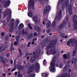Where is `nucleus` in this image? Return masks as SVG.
I'll list each match as a JSON object with an SVG mask.
<instances>
[{"instance_id": "25", "label": "nucleus", "mask_w": 77, "mask_h": 77, "mask_svg": "<svg viewBox=\"0 0 77 77\" xmlns=\"http://www.w3.org/2000/svg\"><path fill=\"white\" fill-rule=\"evenodd\" d=\"M20 23V20H19L17 19L16 21L15 26L16 27H18V26Z\"/></svg>"}, {"instance_id": "43", "label": "nucleus", "mask_w": 77, "mask_h": 77, "mask_svg": "<svg viewBox=\"0 0 77 77\" xmlns=\"http://www.w3.org/2000/svg\"><path fill=\"white\" fill-rule=\"evenodd\" d=\"M26 68L27 69H29L30 68V64H27L26 66Z\"/></svg>"}, {"instance_id": "60", "label": "nucleus", "mask_w": 77, "mask_h": 77, "mask_svg": "<svg viewBox=\"0 0 77 77\" xmlns=\"http://www.w3.org/2000/svg\"><path fill=\"white\" fill-rule=\"evenodd\" d=\"M71 71H72L71 69H69V71H68V73H69L68 75H69V74H70V72H71Z\"/></svg>"}, {"instance_id": "52", "label": "nucleus", "mask_w": 77, "mask_h": 77, "mask_svg": "<svg viewBox=\"0 0 77 77\" xmlns=\"http://www.w3.org/2000/svg\"><path fill=\"white\" fill-rule=\"evenodd\" d=\"M2 9H0V20L1 19V18H2V17L1 16V13L2 12Z\"/></svg>"}, {"instance_id": "10", "label": "nucleus", "mask_w": 77, "mask_h": 77, "mask_svg": "<svg viewBox=\"0 0 77 77\" xmlns=\"http://www.w3.org/2000/svg\"><path fill=\"white\" fill-rule=\"evenodd\" d=\"M48 38H46L44 40V41L43 42L42 44V45L43 47H45L46 45V44L48 43Z\"/></svg>"}, {"instance_id": "17", "label": "nucleus", "mask_w": 77, "mask_h": 77, "mask_svg": "<svg viewBox=\"0 0 77 77\" xmlns=\"http://www.w3.org/2000/svg\"><path fill=\"white\" fill-rule=\"evenodd\" d=\"M24 27V25H23V24L22 23H20L18 26V29L19 30H21L23 27Z\"/></svg>"}, {"instance_id": "58", "label": "nucleus", "mask_w": 77, "mask_h": 77, "mask_svg": "<svg viewBox=\"0 0 77 77\" xmlns=\"http://www.w3.org/2000/svg\"><path fill=\"white\" fill-rule=\"evenodd\" d=\"M50 29H48L46 30V32L48 33H50Z\"/></svg>"}, {"instance_id": "11", "label": "nucleus", "mask_w": 77, "mask_h": 77, "mask_svg": "<svg viewBox=\"0 0 77 77\" xmlns=\"http://www.w3.org/2000/svg\"><path fill=\"white\" fill-rule=\"evenodd\" d=\"M34 29L35 31H36L38 32H40L41 31V28L39 27V26H34Z\"/></svg>"}, {"instance_id": "2", "label": "nucleus", "mask_w": 77, "mask_h": 77, "mask_svg": "<svg viewBox=\"0 0 77 77\" xmlns=\"http://www.w3.org/2000/svg\"><path fill=\"white\" fill-rule=\"evenodd\" d=\"M9 14L8 15V17L7 18V23H9L10 21V19H11V16L12 15V11L10 10H9L8 9H6L5 10L4 13H3V16L4 17H7L8 14Z\"/></svg>"}, {"instance_id": "28", "label": "nucleus", "mask_w": 77, "mask_h": 77, "mask_svg": "<svg viewBox=\"0 0 77 77\" xmlns=\"http://www.w3.org/2000/svg\"><path fill=\"white\" fill-rule=\"evenodd\" d=\"M32 36H33V35L32 33L29 34L28 36H27V38L28 39H31L32 38Z\"/></svg>"}, {"instance_id": "38", "label": "nucleus", "mask_w": 77, "mask_h": 77, "mask_svg": "<svg viewBox=\"0 0 77 77\" xmlns=\"http://www.w3.org/2000/svg\"><path fill=\"white\" fill-rule=\"evenodd\" d=\"M46 64H47V62H46V60L45 59L43 61V64L45 66L46 65Z\"/></svg>"}, {"instance_id": "53", "label": "nucleus", "mask_w": 77, "mask_h": 77, "mask_svg": "<svg viewBox=\"0 0 77 77\" xmlns=\"http://www.w3.org/2000/svg\"><path fill=\"white\" fill-rule=\"evenodd\" d=\"M14 45H17V44H18V42H14Z\"/></svg>"}, {"instance_id": "57", "label": "nucleus", "mask_w": 77, "mask_h": 77, "mask_svg": "<svg viewBox=\"0 0 77 77\" xmlns=\"http://www.w3.org/2000/svg\"><path fill=\"white\" fill-rule=\"evenodd\" d=\"M67 63H71V60H69L67 62Z\"/></svg>"}, {"instance_id": "40", "label": "nucleus", "mask_w": 77, "mask_h": 77, "mask_svg": "<svg viewBox=\"0 0 77 77\" xmlns=\"http://www.w3.org/2000/svg\"><path fill=\"white\" fill-rule=\"evenodd\" d=\"M2 61L3 63L5 64L7 62H8V61L6 59H4Z\"/></svg>"}, {"instance_id": "55", "label": "nucleus", "mask_w": 77, "mask_h": 77, "mask_svg": "<svg viewBox=\"0 0 77 77\" xmlns=\"http://www.w3.org/2000/svg\"><path fill=\"white\" fill-rule=\"evenodd\" d=\"M16 61H15V59L14 60V66H16Z\"/></svg>"}, {"instance_id": "42", "label": "nucleus", "mask_w": 77, "mask_h": 77, "mask_svg": "<svg viewBox=\"0 0 77 77\" xmlns=\"http://www.w3.org/2000/svg\"><path fill=\"white\" fill-rule=\"evenodd\" d=\"M59 67V68H61V69H62V68H63V64H62V63H60V64Z\"/></svg>"}, {"instance_id": "20", "label": "nucleus", "mask_w": 77, "mask_h": 77, "mask_svg": "<svg viewBox=\"0 0 77 77\" xmlns=\"http://www.w3.org/2000/svg\"><path fill=\"white\" fill-rule=\"evenodd\" d=\"M69 65H67L65 66L63 68V70L64 71H66L67 70V69H68L69 68Z\"/></svg>"}, {"instance_id": "29", "label": "nucleus", "mask_w": 77, "mask_h": 77, "mask_svg": "<svg viewBox=\"0 0 77 77\" xmlns=\"http://www.w3.org/2000/svg\"><path fill=\"white\" fill-rule=\"evenodd\" d=\"M63 57L64 59H69V57L67 56L66 54H64L63 55Z\"/></svg>"}, {"instance_id": "45", "label": "nucleus", "mask_w": 77, "mask_h": 77, "mask_svg": "<svg viewBox=\"0 0 77 77\" xmlns=\"http://www.w3.org/2000/svg\"><path fill=\"white\" fill-rule=\"evenodd\" d=\"M18 77H22V75L21 73H20V72H18Z\"/></svg>"}, {"instance_id": "3", "label": "nucleus", "mask_w": 77, "mask_h": 77, "mask_svg": "<svg viewBox=\"0 0 77 77\" xmlns=\"http://www.w3.org/2000/svg\"><path fill=\"white\" fill-rule=\"evenodd\" d=\"M65 6L66 8H67L69 9V15H71L72 14V5H69V1L68 0H65Z\"/></svg>"}, {"instance_id": "4", "label": "nucleus", "mask_w": 77, "mask_h": 77, "mask_svg": "<svg viewBox=\"0 0 77 77\" xmlns=\"http://www.w3.org/2000/svg\"><path fill=\"white\" fill-rule=\"evenodd\" d=\"M73 22L74 23V29L75 30L77 29V16L76 15H74L72 17Z\"/></svg>"}, {"instance_id": "13", "label": "nucleus", "mask_w": 77, "mask_h": 77, "mask_svg": "<svg viewBox=\"0 0 77 77\" xmlns=\"http://www.w3.org/2000/svg\"><path fill=\"white\" fill-rule=\"evenodd\" d=\"M62 10H59L58 12V19L59 20H60L62 18Z\"/></svg>"}, {"instance_id": "14", "label": "nucleus", "mask_w": 77, "mask_h": 77, "mask_svg": "<svg viewBox=\"0 0 77 77\" xmlns=\"http://www.w3.org/2000/svg\"><path fill=\"white\" fill-rule=\"evenodd\" d=\"M70 75L71 74L69 73L68 76V74L67 73H65L62 74L61 75L60 77H70Z\"/></svg>"}, {"instance_id": "56", "label": "nucleus", "mask_w": 77, "mask_h": 77, "mask_svg": "<svg viewBox=\"0 0 77 77\" xmlns=\"http://www.w3.org/2000/svg\"><path fill=\"white\" fill-rule=\"evenodd\" d=\"M9 56H10V54L9 53H8L6 54V57H9Z\"/></svg>"}, {"instance_id": "54", "label": "nucleus", "mask_w": 77, "mask_h": 77, "mask_svg": "<svg viewBox=\"0 0 77 77\" xmlns=\"http://www.w3.org/2000/svg\"><path fill=\"white\" fill-rule=\"evenodd\" d=\"M37 32H35L34 33V36H37Z\"/></svg>"}, {"instance_id": "22", "label": "nucleus", "mask_w": 77, "mask_h": 77, "mask_svg": "<svg viewBox=\"0 0 77 77\" xmlns=\"http://www.w3.org/2000/svg\"><path fill=\"white\" fill-rule=\"evenodd\" d=\"M53 46V45H52L51 43L50 42V43L47 45V48L48 49H50V48H52Z\"/></svg>"}, {"instance_id": "23", "label": "nucleus", "mask_w": 77, "mask_h": 77, "mask_svg": "<svg viewBox=\"0 0 77 77\" xmlns=\"http://www.w3.org/2000/svg\"><path fill=\"white\" fill-rule=\"evenodd\" d=\"M49 68L50 71L51 72H54L55 71V67H49Z\"/></svg>"}, {"instance_id": "51", "label": "nucleus", "mask_w": 77, "mask_h": 77, "mask_svg": "<svg viewBox=\"0 0 77 77\" xmlns=\"http://www.w3.org/2000/svg\"><path fill=\"white\" fill-rule=\"evenodd\" d=\"M31 44V42H29L28 43V45L27 46V47H29V46H30V45Z\"/></svg>"}, {"instance_id": "1", "label": "nucleus", "mask_w": 77, "mask_h": 77, "mask_svg": "<svg viewBox=\"0 0 77 77\" xmlns=\"http://www.w3.org/2000/svg\"><path fill=\"white\" fill-rule=\"evenodd\" d=\"M28 8L29 12L28 13V15L29 17H33V13L30 10L32 8L33 10L35 9V1L33 0H29L28 5Z\"/></svg>"}, {"instance_id": "15", "label": "nucleus", "mask_w": 77, "mask_h": 77, "mask_svg": "<svg viewBox=\"0 0 77 77\" xmlns=\"http://www.w3.org/2000/svg\"><path fill=\"white\" fill-rule=\"evenodd\" d=\"M15 67L16 68H18L19 69H23V67L18 64L15 66Z\"/></svg>"}, {"instance_id": "62", "label": "nucleus", "mask_w": 77, "mask_h": 77, "mask_svg": "<svg viewBox=\"0 0 77 77\" xmlns=\"http://www.w3.org/2000/svg\"><path fill=\"white\" fill-rule=\"evenodd\" d=\"M29 28L30 29V30H32L33 29V28H32V26H29Z\"/></svg>"}, {"instance_id": "64", "label": "nucleus", "mask_w": 77, "mask_h": 77, "mask_svg": "<svg viewBox=\"0 0 77 77\" xmlns=\"http://www.w3.org/2000/svg\"><path fill=\"white\" fill-rule=\"evenodd\" d=\"M17 74H18V72H15L14 73L15 75H17Z\"/></svg>"}, {"instance_id": "37", "label": "nucleus", "mask_w": 77, "mask_h": 77, "mask_svg": "<svg viewBox=\"0 0 77 77\" xmlns=\"http://www.w3.org/2000/svg\"><path fill=\"white\" fill-rule=\"evenodd\" d=\"M30 61L31 62H32V63L34 62L35 61V58H31L30 59Z\"/></svg>"}, {"instance_id": "12", "label": "nucleus", "mask_w": 77, "mask_h": 77, "mask_svg": "<svg viewBox=\"0 0 77 77\" xmlns=\"http://www.w3.org/2000/svg\"><path fill=\"white\" fill-rule=\"evenodd\" d=\"M34 67L35 69V71L37 72H39V66L38 63H36L35 65H34Z\"/></svg>"}, {"instance_id": "46", "label": "nucleus", "mask_w": 77, "mask_h": 77, "mask_svg": "<svg viewBox=\"0 0 77 77\" xmlns=\"http://www.w3.org/2000/svg\"><path fill=\"white\" fill-rule=\"evenodd\" d=\"M52 54H53V55H54V54H55L56 53V51L55 50L54 51H53L52 52Z\"/></svg>"}, {"instance_id": "50", "label": "nucleus", "mask_w": 77, "mask_h": 77, "mask_svg": "<svg viewBox=\"0 0 77 77\" xmlns=\"http://www.w3.org/2000/svg\"><path fill=\"white\" fill-rule=\"evenodd\" d=\"M3 58L2 57H0V62H2L3 61Z\"/></svg>"}, {"instance_id": "35", "label": "nucleus", "mask_w": 77, "mask_h": 77, "mask_svg": "<svg viewBox=\"0 0 77 77\" xmlns=\"http://www.w3.org/2000/svg\"><path fill=\"white\" fill-rule=\"evenodd\" d=\"M55 48H56V47H55V46H54L53 47H52L51 50V52H52L54 51H55Z\"/></svg>"}, {"instance_id": "34", "label": "nucleus", "mask_w": 77, "mask_h": 77, "mask_svg": "<svg viewBox=\"0 0 77 77\" xmlns=\"http://www.w3.org/2000/svg\"><path fill=\"white\" fill-rule=\"evenodd\" d=\"M35 77V75L34 74H31L28 75V77Z\"/></svg>"}, {"instance_id": "59", "label": "nucleus", "mask_w": 77, "mask_h": 77, "mask_svg": "<svg viewBox=\"0 0 77 77\" xmlns=\"http://www.w3.org/2000/svg\"><path fill=\"white\" fill-rule=\"evenodd\" d=\"M8 39H9V36H7L5 38V40H6V41H8Z\"/></svg>"}, {"instance_id": "31", "label": "nucleus", "mask_w": 77, "mask_h": 77, "mask_svg": "<svg viewBox=\"0 0 77 77\" xmlns=\"http://www.w3.org/2000/svg\"><path fill=\"white\" fill-rule=\"evenodd\" d=\"M15 20L14 19H12L11 20V26H14V21Z\"/></svg>"}, {"instance_id": "48", "label": "nucleus", "mask_w": 77, "mask_h": 77, "mask_svg": "<svg viewBox=\"0 0 77 77\" xmlns=\"http://www.w3.org/2000/svg\"><path fill=\"white\" fill-rule=\"evenodd\" d=\"M62 9L65 8V4L64 3L62 4Z\"/></svg>"}, {"instance_id": "63", "label": "nucleus", "mask_w": 77, "mask_h": 77, "mask_svg": "<svg viewBox=\"0 0 77 77\" xmlns=\"http://www.w3.org/2000/svg\"><path fill=\"white\" fill-rule=\"evenodd\" d=\"M36 40H37V38H34V39H32V41H36Z\"/></svg>"}, {"instance_id": "21", "label": "nucleus", "mask_w": 77, "mask_h": 77, "mask_svg": "<svg viewBox=\"0 0 77 77\" xmlns=\"http://www.w3.org/2000/svg\"><path fill=\"white\" fill-rule=\"evenodd\" d=\"M3 47H4L3 46L0 47V51H3L4 50H6V47H4V48Z\"/></svg>"}, {"instance_id": "30", "label": "nucleus", "mask_w": 77, "mask_h": 77, "mask_svg": "<svg viewBox=\"0 0 77 77\" xmlns=\"http://www.w3.org/2000/svg\"><path fill=\"white\" fill-rule=\"evenodd\" d=\"M16 40L17 42H19L20 41V36L19 35H18L16 36Z\"/></svg>"}, {"instance_id": "5", "label": "nucleus", "mask_w": 77, "mask_h": 77, "mask_svg": "<svg viewBox=\"0 0 77 77\" xmlns=\"http://www.w3.org/2000/svg\"><path fill=\"white\" fill-rule=\"evenodd\" d=\"M50 9H51V7H50V6L49 5L46 6L45 8L44 11L43 12L44 14H47Z\"/></svg>"}, {"instance_id": "61", "label": "nucleus", "mask_w": 77, "mask_h": 77, "mask_svg": "<svg viewBox=\"0 0 77 77\" xmlns=\"http://www.w3.org/2000/svg\"><path fill=\"white\" fill-rule=\"evenodd\" d=\"M75 48L77 49V42H76L75 45Z\"/></svg>"}, {"instance_id": "49", "label": "nucleus", "mask_w": 77, "mask_h": 77, "mask_svg": "<svg viewBox=\"0 0 77 77\" xmlns=\"http://www.w3.org/2000/svg\"><path fill=\"white\" fill-rule=\"evenodd\" d=\"M76 54V51H74L73 53V56H75Z\"/></svg>"}, {"instance_id": "44", "label": "nucleus", "mask_w": 77, "mask_h": 77, "mask_svg": "<svg viewBox=\"0 0 77 77\" xmlns=\"http://www.w3.org/2000/svg\"><path fill=\"white\" fill-rule=\"evenodd\" d=\"M22 33H23V34H24V35H26V34H27V32L26 31H24V30H23Z\"/></svg>"}, {"instance_id": "41", "label": "nucleus", "mask_w": 77, "mask_h": 77, "mask_svg": "<svg viewBox=\"0 0 77 77\" xmlns=\"http://www.w3.org/2000/svg\"><path fill=\"white\" fill-rule=\"evenodd\" d=\"M9 49L11 51H14V48L13 47H10Z\"/></svg>"}, {"instance_id": "32", "label": "nucleus", "mask_w": 77, "mask_h": 77, "mask_svg": "<svg viewBox=\"0 0 77 77\" xmlns=\"http://www.w3.org/2000/svg\"><path fill=\"white\" fill-rule=\"evenodd\" d=\"M56 21L54 20L52 23V26L54 27V26H56Z\"/></svg>"}, {"instance_id": "6", "label": "nucleus", "mask_w": 77, "mask_h": 77, "mask_svg": "<svg viewBox=\"0 0 77 77\" xmlns=\"http://www.w3.org/2000/svg\"><path fill=\"white\" fill-rule=\"evenodd\" d=\"M56 61V56H54L51 62L50 63V65L51 66H55Z\"/></svg>"}, {"instance_id": "18", "label": "nucleus", "mask_w": 77, "mask_h": 77, "mask_svg": "<svg viewBox=\"0 0 77 77\" xmlns=\"http://www.w3.org/2000/svg\"><path fill=\"white\" fill-rule=\"evenodd\" d=\"M48 73L46 72L44 73H42L41 75L42 77H48Z\"/></svg>"}, {"instance_id": "16", "label": "nucleus", "mask_w": 77, "mask_h": 77, "mask_svg": "<svg viewBox=\"0 0 77 77\" xmlns=\"http://www.w3.org/2000/svg\"><path fill=\"white\" fill-rule=\"evenodd\" d=\"M69 40L71 42V44H75V43L77 42V41H76L75 38L73 39H70Z\"/></svg>"}, {"instance_id": "8", "label": "nucleus", "mask_w": 77, "mask_h": 77, "mask_svg": "<svg viewBox=\"0 0 77 77\" xmlns=\"http://www.w3.org/2000/svg\"><path fill=\"white\" fill-rule=\"evenodd\" d=\"M40 3L42 5H44L45 3H47L48 2L49 0H38Z\"/></svg>"}, {"instance_id": "7", "label": "nucleus", "mask_w": 77, "mask_h": 77, "mask_svg": "<svg viewBox=\"0 0 77 77\" xmlns=\"http://www.w3.org/2000/svg\"><path fill=\"white\" fill-rule=\"evenodd\" d=\"M35 65L32 64L30 66V68L27 71V74H29L30 73H31L33 71V69L35 68Z\"/></svg>"}, {"instance_id": "26", "label": "nucleus", "mask_w": 77, "mask_h": 77, "mask_svg": "<svg viewBox=\"0 0 77 77\" xmlns=\"http://www.w3.org/2000/svg\"><path fill=\"white\" fill-rule=\"evenodd\" d=\"M33 19L35 23H37V21H38V17L37 16H35L33 17Z\"/></svg>"}, {"instance_id": "9", "label": "nucleus", "mask_w": 77, "mask_h": 77, "mask_svg": "<svg viewBox=\"0 0 77 77\" xmlns=\"http://www.w3.org/2000/svg\"><path fill=\"white\" fill-rule=\"evenodd\" d=\"M65 23H66V22L64 21L60 24L58 28L59 30H61L64 27L65 25Z\"/></svg>"}, {"instance_id": "33", "label": "nucleus", "mask_w": 77, "mask_h": 77, "mask_svg": "<svg viewBox=\"0 0 77 77\" xmlns=\"http://www.w3.org/2000/svg\"><path fill=\"white\" fill-rule=\"evenodd\" d=\"M71 41H70V40H69V41H67L66 43L68 46H69V47L71 46L70 45H71Z\"/></svg>"}, {"instance_id": "19", "label": "nucleus", "mask_w": 77, "mask_h": 77, "mask_svg": "<svg viewBox=\"0 0 77 77\" xmlns=\"http://www.w3.org/2000/svg\"><path fill=\"white\" fill-rule=\"evenodd\" d=\"M50 42H51L52 45H53V46H54V45H55L56 44L57 41H56V40H51Z\"/></svg>"}, {"instance_id": "36", "label": "nucleus", "mask_w": 77, "mask_h": 77, "mask_svg": "<svg viewBox=\"0 0 77 77\" xmlns=\"http://www.w3.org/2000/svg\"><path fill=\"white\" fill-rule=\"evenodd\" d=\"M64 0H59L58 2V4L59 5H60V4H62V3H63V1Z\"/></svg>"}, {"instance_id": "24", "label": "nucleus", "mask_w": 77, "mask_h": 77, "mask_svg": "<svg viewBox=\"0 0 77 77\" xmlns=\"http://www.w3.org/2000/svg\"><path fill=\"white\" fill-rule=\"evenodd\" d=\"M14 25H11L9 31L10 32H12L14 31Z\"/></svg>"}, {"instance_id": "39", "label": "nucleus", "mask_w": 77, "mask_h": 77, "mask_svg": "<svg viewBox=\"0 0 77 77\" xmlns=\"http://www.w3.org/2000/svg\"><path fill=\"white\" fill-rule=\"evenodd\" d=\"M18 51H19L20 55L22 56V54L23 53H22V51H21V49H18Z\"/></svg>"}, {"instance_id": "47", "label": "nucleus", "mask_w": 77, "mask_h": 77, "mask_svg": "<svg viewBox=\"0 0 77 77\" xmlns=\"http://www.w3.org/2000/svg\"><path fill=\"white\" fill-rule=\"evenodd\" d=\"M5 34L4 32H3L1 33V36H2V37L4 36H5Z\"/></svg>"}, {"instance_id": "27", "label": "nucleus", "mask_w": 77, "mask_h": 77, "mask_svg": "<svg viewBox=\"0 0 77 77\" xmlns=\"http://www.w3.org/2000/svg\"><path fill=\"white\" fill-rule=\"evenodd\" d=\"M51 25V22H48L46 24V27L48 29H49V28L50 26Z\"/></svg>"}]
</instances>
